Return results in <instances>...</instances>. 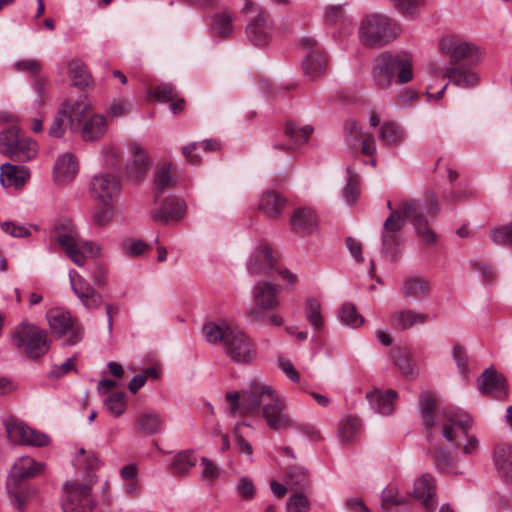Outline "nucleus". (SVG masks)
<instances>
[{
	"label": "nucleus",
	"mask_w": 512,
	"mask_h": 512,
	"mask_svg": "<svg viewBox=\"0 0 512 512\" xmlns=\"http://www.w3.org/2000/svg\"><path fill=\"white\" fill-rule=\"evenodd\" d=\"M339 319L344 324L357 328L364 322V318L356 310V307L352 304H343L339 310Z\"/></svg>",
	"instance_id": "obj_45"
},
{
	"label": "nucleus",
	"mask_w": 512,
	"mask_h": 512,
	"mask_svg": "<svg viewBox=\"0 0 512 512\" xmlns=\"http://www.w3.org/2000/svg\"><path fill=\"white\" fill-rule=\"evenodd\" d=\"M278 258L267 245L255 248L247 261V270L253 276H270L277 269Z\"/></svg>",
	"instance_id": "obj_14"
},
{
	"label": "nucleus",
	"mask_w": 512,
	"mask_h": 512,
	"mask_svg": "<svg viewBox=\"0 0 512 512\" xmlns=\"http://www.w3.org/2000/svg\"><path fill=\"white\" fill-rule=\"evenodd\" d=\"M132 109L131 103L126 99H116L110 104L107 115L111 118H119L127 115Z\"/></svg>",
	"instance_id": "obj_53"
},
{
	"label": "nucleus",
	"mask_w": 512,
	"mask_h": 512,
	"mask_svg": "<svg viewBox=\"0 0 512 512\" xmlns=\"http://www.w3.org/2000/svg\"><path fill=\"white\" fill-rule=\"evenodd\" d=\"M76 357L68 358L61 365H55L53 369L49 372V377L53 379L60 378L70 371L76 370Z\"/></svg>",
	"instance_id": "obj_57"
},
{
	"label": "nucleus",
	"mask_w": 512,
	"mask_h": 512,
	"mask_svg": "<svg viewBox=\"0 0 512 512\" xmlns=\"http://www.w3.org/2000/svg\"><path fill=\"white\" fill-rule=\"evenodd\" d=\"M359 196L357 181L352 175L349 176L348 182L344 188V197L350 204L354 203Z\"/></svg>",
	"instance_id": "obj_62"
},
{
	"label": "nucleus",
	"mask_w": 512,
	"mask_h": 512,
	"mask_svg": "<svg viewBox=\"0 0 512 512\" xmlns=\"http://www.w3.org/2000/svg\"><path fill=\"white\" fill-rule=\"evenodd\" d=\"M273 22L265 10H259L258 14L247 24L246 33L250 42L256 46H264L271 40Z\"/></svg>",
	"instance_id": "obj_17"
},
{
	"label": "nucleus",
	"mask_w": 512,
	"mask_h": 512,
	"mask_svg": "<svg viewBox=\"0 0 512 512\" xmlns=\"http://www.w3.org/2000/svg\"><path fill=\"white\" fill-rule=\"evenodd\" d=\"M0 153L12 160L26 162L37 153V144L31 138L21 136L15 127L0 132Z\"/></svg>",
	"instance_id": "obj_11"
},
{
	"label": "nucleus",
	"mask_w": 512,
	"mask_h": 512,
	"mask_svg": "<svg viewBox=\"0 0 512 512\" xmlns=\"http://www.w3.org/2000/svg\"><path fill=\"white\" fill-rule=\"evenodd\" d=\"M281 286L272 282L258 281L252 289L254 306L247 312L253 321H264V311H272L279 307Z\"/></svg>",
	"instance_id": "obj_12"
},
{
	"label": "nucleus",
	"mask_w": 512,
	"mask_h": 512,
	"mask_svg": "<svg viewBox=\"0 0 512 512\" xmlns=\"http://www.w3.org/2000/svg\"><path fill=\"white\" fill-rule=\"evenodd\" d=\"M51 238L65 251L67 257L77 266L82 267L86 262V256L82 248L96 255L100 254V248L92 242L81 245L76 227L69 220L55 225Z\"/></svg>",
	"instance_id": "obj_8"
},
{
	"label": "nucleus",
	"mask_w": 512,
	"mask_h": 512,
	"mask_svg": "<svg viewBox=\"0 0 512 512\" xmlns=\"http://www.w3.org/2000/svg\"><path fill=\"white\" fill-rule=\"evenodd\" d=\"M346 142L351 147L361 143V152L367 156H373L376 152L374 137L364 133L361 126L355 120H348L344 124Z\"/></svg>",
	"instance_id": "obj_20"
},
{
	"label": "nucleus",
	"mask_w": 512,
	"mask_h": 512,
	"mask_svg": "<svg viewBox=\"0 0 512 512\" xmlns=\"http://www.w3.org/2000/svg\"><path fill=\"white\" fill-rule=\"evenodd\" d=\"M1 228L12 237H27L31 234L29 227L12 221L3 222Z\"/></svg>",
	"instance_id": "obj_55"
},
{
	"label": "nucleus",
	"mask_w": 512,
	"mask_h": 512,
	"mask_svg": "<svg viewBox=\"0 0 512 512\" xmlns=\"http://www.w3.org/2000/svg\"><path fill=\"white\" fill-rule=\"evenodd\" d=\"M436 399L429 392L420 394V411L426 438L432 442L435 428H439L443 438L458 445L462 437H467V443L463 446L465 454H473L478 450L479 441L475 436H468L471 427L470 416L459 408L445 407L435 414Z\"/></svg>",
	"instance_id": "obj_2"
},
{
	"label": "nucleus",
	"mask_w": 512,
	"mask_h": 512,
	"mask_svg": "<svg viewBox=\"0 0 512 512\" xmlns=\"http://www.w3.org/2000/svg\"><path fill=\"white\" fill-rule=\"evenodd\" d=\"M122 248L126 255L139 256L147 249V244L142 240H127Z\"/></svg>",
	"instance_id": "obj_59"
},
{
	"label": "nucleus",
	"mask_w": 512,
	"mask_h": 512,
	"mask_svg": "<svg viewBox=\"0 0 512 512\" xmlns=\"http://www.w3.org/2000/svg\"><path fill=\"white\" fill-rule=\"evenodd\" d=\"M441 53L448 57L449 66L434 71L436 76L448 78L457 87L468 88L477 84L478 76L472 70L481 55L478 47L455 35H448L440 40Z\"/></svg>",
	"instance_id": "obj_4"
},
{
	"label": "nucleus",
	"mask_w": 512,
	"mask_h": 512,
	"mask_svg": "<svg viewBox=\"0 0 512 512\" xmlns=\"http://www.w3.org/2000/svg\"><path fill=\"white\" fill-rule=\"evenodd\" d=\"M43 468L44 465L42 463L36 462L29 456H24L13 465L11 478L15 482H20L38 475Z\"/></svg>",
	"instance_id": "obj_28"
},
{
	"label": "nucleus",
	"mask_w": 512,
	"mask_h": 512,
	"mask_svg": "<svg viewBox=\"0 0 512 512\" xmlns=\"http://www.w3.org/2000/svg\"><path fill=\"white\" fill-rule=\"evenodd\" d=\"M79 300L88 310L97 309L103 304V297L95 289L86 294H82Z\"/></svg>",
	"instance_id": "obj_56"
},
{
	"label": "nucleus",
	"mask_w": 512,
	"mask_h": 512,
	"mask_svg": "<svg viewBox=\"0 0 512 512\" xmlns=\"http://www.w3.org/2000/svg\"><path fill=\"white\" fill-rule=\"evenodd\" d=\"M494 463L501 477L512 484V445L502 443L494 451Z\"/></svg>",
	"instance_id": "obj_25"
},
{
	"label": "nucleus",
	"mask_w": 512,
	"mask_h": 512,
	"mask_svg": "<svg viewBox=\"0 0 512 512\" xmlns=\"http://www.w3.org/2000/svg\"><path fill=\"white\" fill-rule=\"evenodd\" d=\"M312 132L311 126L301 127L295 122H288L285 127V135L289 139V143H275L273 148L276 150L296 149L308 141Z\"/></svg>",
	"instance_id": "obj_23"
},
{
	"label": "nucleus",
	"mask_w": 512,
	"mask_h": 512,
	"mask_svg": "<svg viewBox=\"0 0 512 512\" xmlns=\"http://www.w3.org/2000/svg\"><path fill=\"white\" fill-rule=\"evenodd\" d=\"M120 180L115 175L104 173L94 176L91 182V196L100 203H112L119 195Z\"/></svg>",
	"instance_id": "obj_16"
},
{
	"label": "nucleus",
	"mask_w": 512,
	"mask_h": 512,
	"mask_svg": "<svg viewBox=\"0 0 512 512\" xmlns=\"http://www.w3.org/2000/svg\"><path fill=\"white\" fill-rule=\"evenodd\" d=\"M35 490L32 487H22L13 492L14 504L19 510H23L25 505L33 499Z\"/></svg>",
	"instance_id": "obj_54"
},
{
	"label": "nucleus",
	"mask_w": 512,
	"mask_h": 512,
	"mask_svg": "<svg viewBox=\"0 0 512 512\" xmlns=\"http://www.w3.org/2000/svg\"><path fill=\"white\" fill-rule=\"evenodd\" d=\"M105 405L112 415L120 416L126 408L125 394L120 392L112 393L105 399Z\"/></svg>",
	"instance_id": "obj_50"
},
{
	"label": "nucleus",
	"mask_w": 512,
	"mask_h": 512,
	"mask_svg": "<svg viewBox=\"0 0 512 512\" xmlns=\"http://www.w3.org/2000/svg\"><path fill=\"white\" fill-rule=\"evenodd\" d=\"M162 427L161 417L155 412H144L139 415L136 422V429L144 435L158 433Z\"/></svg>",
	"instance_id": "obj_38"
},
{
	"label": "nucleus",
	"mask_w": 512,
	"mask_h": 512,
	"mask_svg": "<svg viewBox=\"0 0 512 512\" xmlns=\"http://www.w3.org/2000/svg\"><path fill=\"white\" fill-rule=\"evenodd\" d=\"M428 316L412 309L396 311L391 317V324L400 330L410 329L413 325L426 323Z\"/></svg>",
	"instance_id": "obj_32"
},
{
	"label": "nucleus",
	"mask_w": 512,
	"mask_h": 512,
	"mask_svg": "<svg viewBox=\"0 0 512 512\" xmlns=\"http://www.w3.org/2000/svg\"><path fill=\"white\" fill-rule=\"evenodd\" d=\"M372 79L380 89H387L396 83L404 84L413 79V58L410 53L383 52L375 58L372 68Z\"/></svg>",
	"instance_id": "obj_6"
},
{
	"label": "nucleus",
	"mask_w": 512,
	"mask_h": 512,
	"mask_svg": "<svg viewBox=\"0 0 512 512\" xmlns=\"http://www.w3.org/2000/svg\"><path fill=\"white\" fill-rule=\"evenodd\" d=\"M400 291L404 298L420 301L429 294L430 283L422 277H410L403 282Z\"/></svg>",
	"instance_id": "obj_26"
},
{
	"label": "nucleus",
	"mask_w": 512,
	"mask_h": 512,
	"mask_svg": "<svg viewBox=\"0 0 512 512\" xmlns=\"http://www.w3.org/2000/svg\"><path fill=\"white\" fill-rule=\"evenodd\" d=\"M186 203L177 197L164 199L160 207L152 211V219L160 224H168L180 221L186 213Z\"/></svg>",
	"instance_id": "obj_18"
},
{
	"label": "nucleus",
	"mask_w": 512,
	"mask_h": 512,
	"mask_svg": "<svg viewBox=\"0 0 512 512\" xmlns=\"http://www.w3.org/2000/svg\"><path fill=\"white\" fill-rule=\"evenodd\" d=\"M152 96H154L159 101L169 102L175 99L176 93L172 85L161 84L153 90Z\"/></svg>",
	"instance_id": "obj_58"
},
{
	"label": "nucleus",
	"mask_w": 512,
	"mask_h": 512,
	"mask_svg": "<svg viewBox=\"0 0 512 512\" xmlns=\"http://www.w3.org/2000/svg\"><path fill=\"white\" fill-rule=\"evenodd\" d=\"M171 167L172 165L168 163L159 165L154 177L156 197L163 194L167 188L173 187L176 184V180L171 174Z\"/></svg>",
	"instance_id": "obj_39"
},
{
	"label": "nucleus",
	"mask_w": 512,
	"mask_h": 512,
	"mask_svg": "<svg viewBox=\"0 0 512 512\" xmlns=\"http://www.w3.org/2000/svg\"><path fill=\"white\" fill-rule=\"evenodd\" d=\"M203 335L209 343H221L233 362L248 364L256 357V349L251 339L226 322L205 324Z\"/></svg>",
	"instance_id": "obj_5"
},
{
	"label": "nucleus",
	"mask_w": 512,
	"mask_h": 512,
	"mask_svg": "<svg viewBox=\"0 0 512 512\" xmlns=\"http://www.w3.org/2000/svg\"><path fill=\"white\" fill-rule=\"evenodd\" d=\"M366 397L376 412L388 415L393 412L394 400L397 398V392L389 389L383 394L380 391L375 390L367 393Z\"/></svg>",
	"instance_id": "obj_31"
},
{
	"label": "nucleus",
	"mask_w": 512,
	"mask_h": 512,
	"mask_svg": "<svg viewBox=\"0 0 512 512\" xmlns=\"http://www.w3.org/2000/svg\"><path fill=\"white\" fill-rule=\"evenodd\" d=\"M4 425L8 438L14 443L41 447L49 442L46 434L30 428L22 422L7 421Z\"/></svg>",
	"instance_id": "obj_15"
},
{
	"label": "nucleus",
	"mask_w": 512,
	"mask_h": 512,
	"mask_svg": "<svg viewBox=\"0 0 512 512\" xmlns=\"http://www.w3.org/2000/svg\"><path fill=\"white\" fill-rule=\"evenodd\" d=\"M69 280L72 291L79 298L82 294L91 292L94 288L77 271H69Z\"/></svg>",
	"instance_id": "obj_49"
},
{
	"label": "nucleus",
	"mask_w": 512,
	"mask_h": 512,
	"mask_svg": "<svg viewBox=\"0 0 512 512\" xmlns=\"http://www.w3.org/2000/svg\"><path fill=\"white\" fill-rule=\"evenodd\" d=\"M90 109L86 96L64 101L50 125L49 135L55 138L62 137L68 125L71 132L74 133L79 126V121L89 113Z\"/></svg>",
	"instance_id": "obj_9"
},
{
	"label": "nucleus",
	"mask_w": 512,
	"mask_h": 512,
	"mask_svg": "<svg viewBox=\"0 0 512 512\" xmlns=\"http://www.w3.org/2000/svg\"><path fill=\"white\" fill-rule=\"evenodd\" d=\"M361 429V421L358 417L348 415L339 423L338 437L344 444L351 443Z\"/></svg>",
	"instance_id": "obj_37"
},
{
	"label": "nucleus",
	"mask_w": 512,
	"mask_h": 512,
	"mask_svg": "<svg viewBox=\"0 0 512 512\" xmlns=\"http://www.w3.org/2000/svg\"><path fill=\"white\" fill-rule=\"evenodd\" d=\"M66 334H68L66 345L72 346L82 340L84 335V328L81 325L73 323Z\"/></svg>",
	"instance_id": "obj_63"
},
{
	"label": "nucleus",
	"mask_w": 512,
	"mask_h": 512,
	"mask_svg": "<svg viewBox=\"0 0 512 512\" xmlns=\"http://www.w3.org/2000/svg\"><path fill=\"white\" fill-rule=\"evenodd\" d=\"M327 65V60L319 49L312 50L302 62L304 75L310 80L323 75Z\"/></svg>",
	"instance_id": "obj_30"
},
{
	"label": "nucleus",
	"mask_w": 512,
	"mask_h": 512,
	"mask_svg": "<svg viewBox=\"0 0 512 512\" xmlns=\"http://www.w3.org/2000/svg\"><path fill=\"white\" fill-rule=\"evenodd\" d=\"M400 32V26L393 19L381 14H370L361 22L359 39L366 47L378 48L393 41Z\"/></svg>",
	"instance_id": "obj_7"
},
{
	"label": "nucleus",
	"mask_w": 512,
	"mask_h": 512,
	"mask_svg": "<svg viewBox=\"0 0 512 512\" xmlns=\"http://www.w3.org/2000/svg\"><path fill=\"white\" fill-rule=\"evenodd\" d=\"M78 172V161L71 153L60 155L54 165V179L59 184L70 182Z\"/></svg>",
	"instance_id": "obj_24"
},
{
	"label": "nucleus",
	"mask_w": 512,
	"mask_h": 512,
	"mask_svg": "<svg viewBox=\"0 0 512 512\" xmlns=\"http://www.w3.org/2000/svg\"><path fill=\"white\" fill-rule=\"evenodd\" d=\"M380 139L384 145L394 146L402 142L404 132L398 124L385 122L380 129Z\"/></svg>",
	"instance_id": "obj_42"
},
{
	"label": "nucleus",
	"mask_w": 512,
	"mask_h": 512,
	"mask_svg": "<svg viewBox=\"0 0 512 512\" xmlns=\"http://www.w3.org/2000/svg\"><path fill=\"white\" fill-rule=\"evenodd\" d=\"M395 8L404 15H413L425 6V0H391Z\"/></svg>",
	"instance_id": "obj_52"
},
{
	"label": "nucleus",
	"mask_w": 512,
	"mask_h": 512,
	"mask_svg": "<svg viewBox=\"0 0 512 512\" xmlns=\"http://www.w3.org/2000/svg\"><path fill=\"white\" fill-rule=\"evenodd\" d=\"M0 182L4 187H21L29 177V171L11 163H4L0 168Z\"/></svg>",
	"instance_id": "obj_27"
},
{
	"label": "nucleus",
	"mask_w": 512,
	"mask_h": 512,
	"mask_svg": "<svg viewBox=\"0 0 512 512\" xmlns=\"http://www.w3.org/2000/svg\"><path fill=\"white\" fill-rule=\"evenodd\" d=\"M290 224L294 231L310 232L317 226L318 218L312 208L300 207L292 213Z\"/></svg>",
	"instance_id": "obj_29"
},
{
	"label": "nucleus",
	"mask_w": 512,
	"mask_h": 512,
	"mask_svg": "<svg viewBox=\"0 0 512 512\" xmlns=\"http://www.w3.org/2000/svg\"><path fill=\"white\" fill-rule=\"evenodd\" d=\"M422 211L423 207L417 200H403L384 221L381 232L382 252L390 261L396 260L401 243V231L407 219H411L416 234L423 244L431 246L436 242L437 236L428 226Z\"/></svg>",
	"instance_id": "obj_3"
},
{
	"label": "nucleus",
	"mask_w": 512,
	"mask_h": 512,
	"mask_svg": "<svg viewBox=\"0 0 512 512\" xmlns=\"http://www.w3.org/2000/svg\"><path fill=\"white\" fill-rule=\"evenodd\" d=\"M311 503L303 493L291 495L286 503V512H309Z\"/></svg>",
	"instance_id": "obj_48"
},
{
	"label": "nucleus",
	"mask_w": 512,
	"mask_h": 512,
	"mask_svg": "<svg viewBox=\"0 0 512 512\" xmlns=\"http://www.w3.org/2000/svg\"><path fill=\"white\" fill-rule=\"evenodd\" d=\"M305 313L308 322L316 332H319L323 326L320 302L315 298H308L306 300Z\"/></svg>",
	"instance_id": "obj_43"
},
{
	"label": "nucleus",
	"mask_w": 512,
	"mask_h": 512,
	"mask_svg": "<svg viewBox=\"0 0 512 512\" xmlns=\"http://www.w3.org/2000/svg\"><path fill=\"white\" fill-rule=\"evenodd\" d=\"M286 199L275 191H267L263 193L259 200V210L269 217H277L281 214Z\"/></svg>",
	"instance_id": "obj_33"
},
{
	"label": "nucleus",
	"mask_w": 512,
	"mask_h": 512,
	"mask_svg": "<svg viewBox=\"0 0 512 512\" xmlns=\"http://www.w3.org/2000/svg\"><path fill=\"white\" fill-rule=\"evenodd\" d=\"M490 237L493 243L497 245H506L512 247V221L507 225L494 228Z\"/></svg>",
	"instance_id": "obj_47"
},
{
	"label": "nucleus",
	"mask_w": 512,
	"mask_h": 512,
	"mask_svg": "<svg viewBox=\"0 0 512 512\" xmlns=\"http://www.w3.org/2000/svg\"><path fill=\"white\" fill-rule=\"evenodd\" d=\"M479 391L502 399L507 395L506 380L493 367L487 368L477 379Z\"/></svg>",
	"instance_id": "obj_21"
},
{
	"label": "nucleus",
	"mask_w": 512,
	"mask_h": 512,
	"mask_svg": "<svg viewBox=\"0 0 512 512\" xmlns=\"http://www.w3.org/2000/svg\"><path fill=\"white\" fill-rule=\"evenodd\" d=\"M88 113L79 121V126L74 133H79L85 142H94L103 138L107 132V119L101 114Z\"/></svg>",
	"instance_id": "obj_19"
},
{
	"label": "nucleus",
	"mask_w": 512,
	"mask_h": 512,
	"mask_svg": "<svg viewBox=\"0 0 512 512\" xmlns=\"http://www.w3.org/2000/svg\"><path fill=\"white\" fill-rule=\"evenodd\" d=\"M394 363L400 372L407 377H413L417 374L415 365L412 362V356L405 350L398 349L393 356Z\"/></svg>",
	"instance_id": "obj_44"
},
{
	"label": "nucleus",
	"mask_w": 512,
	"mask_h": 512,
	"mask_svg": "<svg viewBox=\"0 0 512 512\" xmlns=\"http://www.w3.org/2000/svg\"><path fill=\"white\" fill-rule=\"evenodd\" d=\"M49 326L53 333L62 337L72 326L73 319L69 312L61 310H51L46 315Z\"/></svg>",
	"instance_id": "obj_36"
},
{
	"label": "nucleus",
	"mask_w": 512,
	"mask_h": 512,
	"mask_svg": "<svg viewBox=\"0 0 512 512\" xmlns=\"http://www.w3.org/2000/svg\"><path fill=\"white\" fill-rule=\"evenodd\" d=\"M132 149L133 160L127 165V171L132 180L140 181L147 170V154L139 145H133Z\"/></svg>",
	"instance_id": "obj_34"
},
{
	"label": "nucleus",
	"mask_w": 512,
	"mask_h": 512,
	"mask_svg": "<svg viewBox=\"0 0 512 512\" xmlns=\"http://www.w3.org/2000/svg\"><path fill=\"white\" fill-rule=\"evenodd\" d=\"M201 466H202V477L207 480H214L219 476V468L216 464H214L209 459L203 457L201 459Z\"/></svg>",
	"instance_id": "obj_60"
},
{
	"label": "nucleus",
	"mask_w": 512,
	"mask_h": 512,
	"mask_svg": "<svg viewBox=\"0 0 512 512\" xmlns=\"http://www.w3.org/2000/svg\"><path fill=\"white\" fill-rule=\"evenodd\" d=\"M288 477L295 485L304 487L307 484V475L304 469L291 467L288 472Z\"/></svg>",
	"instance_id": "obj_64"
},
{
	"label": "nucleus",
	"mask_w": 512,
	"mask_h": 512,
	"mask_svg": "<svg viewBox=\"0 0 512 512\" xmlns=\"http://www.w3.org/2000/svg\"><path fill=\"white\" fill-rule=\"evenodd\" d=\"M381 499H382V507L384 509H388L391 506L400 505V504L404 503V499L399 498L393 488L385 489L382 493Z\"/></svg>",
	"instance_id": "obj_61"
},
{
	"label": "nucleus",
	"mask_w": 512,
	"mask_h": 512,
	"mask_svg": "<svg viewBox=\"0 0 512 512\" xmlns=\"http://www.w3.org/2000/svg\"><path fill=\"white\" fill-rule=\"evenodd\" d=\"M13 343L31 359H37L49 350L46 331L28 322H22L15 328Z\"/></svg>",
	"instance_id": "obj_10"
},
{
	"label": "nucleus",
	"mask_w": 512,
	"mask_h": 512,
	"mask_svg": "<svg viewBox=\"0 0 512 512\" xmlns=\"http://www.w3.org/2000/svg\"><path fill=\"white\" fill-rule=\"evenodd\" d=\"M61 507L63 512H91L94 500L91 487L80 482H66L62 488Z\"/></svg>",
	"instance_id": "obj_13"
},
{
	"label": "nucleus",
	"mask_w": 512,
	"mask_h": 512,
	"mask_svg": "<svg viewBox=\"0 0 512 512\" xmlns=\"http://www.w3.org/2000/svg\"><path fill=\"white\" fill-rule=\"evenodd\" d=\"M233 415L258 413L262 408V417L267 426L275 431L295 427L294 421L285 412V403L269 385L253 380L241 392H229L226 395Z\"/></svg>",
	"instance_id": "obj_1"
},
{
	"label": "nucleus",
	"mask_w": 512,
	"mask_h": 512,
	"mask_svg": "<svg viewBox=\"0 0 512 512\" xmlns=\"http://www.w3.org/2000/svg\"><path fill=\"white\" fill-rule=\"evenodd\" d=\"M411 496L421 501L424 508L433 511L435 508V479L431 474H423L415 480Z\"/></svg>",
	"instance_id": "obj_22"
},
{
	"label": "nucleus",
	"mask_w": 512,
	"mask_h": 512,
	"mask_svg": "<svg viewBox=\"0 0 512 512\" xmlns=\"http://www.w3.org/2000/svg\"><path fill=\"white\" fill-rule=\"evenodd\" d=\"M234 15L229 9H224L213 16L211 29L220 38H227L233 32Z\"/></svg>",
	"instance_id": "obj_35"
},
{
	"label": "nucleus",
	"mask_w": 512,
	"mask_h": 512,
	"mask_svg": "<svg viewBox=\"0 0 512 512\" xmlns=\"http://www.w3.org/2000/svg\"><path fill=\"white\" fill-rule=\"evenodd\" d=\"M93 214V224L98 227L106 226L113 217L112 203H101Z\"/></svg>",
	"instance_id": "obj_51"
},
{
	"label": "nucleus",
	"mask_w": 512,
	"mask_h": 512,
	"mask_svg": "<svg viewBox=\"0 0 512 512\" xmlns=\"http://www.w3.org/2000/svg\"><path fill=\"white\" fill-rule=\"evenodd\" d=\"M434 461L437 469L448 472L454 467L452 454L441 445L433 446Z\"/></svg>",
	"instance_id": "obj_46"
},
{
	"label": "nucleus",
	"mask_w": 512,
	"mask_h": 512,
	"mask_svg": "<svg viewBox=\"0 0 512 512\" xmlns=\"http://www.w3.org/2000/svg\"><path fill=\"white\" fill-rule=\"evenodd\" d=\"M68 74L73 86H88L90 75L86 65L80 60H72L68 65Z\"/></svg>",
	"instance_id": "obj_41"
},
{
	"label": "nucleus",
	"mask_w": 512,
	"mask_h": 512,
	"mask_svg": "<svg viewBox=\"0 0 512 512\" xmlns=\"http://www.w3.org/2000/svg\"><path fill=\"white\" fill-rule=\"evenodd\" d=\"M197 463V458L193 451L184 450L177 453L171 463L172 473L175 475H186L189 470Z\"/></svg>",
	"instance_id": "obj_40"
}]
</instances>
